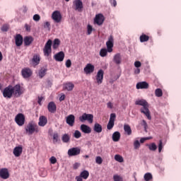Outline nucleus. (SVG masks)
<instances>
[{"label":"nucleus","mask_w":181,"mask_h":181,"mask_svg":"<svg viewBox=\"0 0 181 181\" xmlns=\"http://www.w3.org/2000/svg\"><path fill=\"white\" fill-rule=\"evenodd\" d=\"M136 105H141L142 107L140 109V112L141 114H144L148 119H152V117H151V111H149V104L146 100L141 99L136 100L135 102Z\"/></svg>","instance_id":"f257e3e1"},{"label":"nucleus","mask_w":181,"mask_h":181,"mask_svg":"<svg viewBox=\"0 0 181 181\" xmlns=\"http://www.w3.org/2000/svg\"><path fill=\"white\" fill-rule=\"evenodd\" d=\"M25 129L28 135H33L34 132H39V126L35 122H29Z\"/></svg>","instance_id":"f03ea898"},{"label":"nucleus","mask_w":181,"mask_h":181,"mask_svg":"<svg viewBox=\"0 0 181 181\" xmlns=\"http://www.w3.org/2000/svg\"><path fill=\"white\" fill-rule=\"evenodd\" d=\"M12 90H13V95H14V97H16L17 98L18 97H21V95L23 94V88L21 87L20 84H17L14 86H12Z\"/></svg>","instance_id":"7ed1b4c3"},{"label":"nucleus","mask_w":181,"mask_h":181,"mask_svg":"<svg viewBox=\"0 0 181 181\" xmlns=\"http://www.w3.org/2000/svg\"><path fill=\"white\" fill-rule=\"evenodd\" d=\"M52 40H49L46 42L45 47L43 49L44 56H45L46 57H49L50 54H52Z\"/></svg>","instance_id":"20e7f679"},{"label":"nucleus","mask_w":181,"mask_h":181,"mask_svg":"<svg viewBox=\"0 0 181 181\" xmlns=\"http://www.w3.org/2000/svg\"><path fill=\"white\" fill-rule=\"evenodd\" d=\"M94 119V115L92 114L83 113L81 117H79V121L81 122H84V121H88L89 124H93Z\"/></svg>","instance_id":"39448f33"},{"label":"nucleus","mask_w":181,"mask_h":181,"mask_svg":"<svg viewBox=\"0 0 181 181\" xmlns=\"http://www.w3.org/2000/svg\"><path fill=\"white\" fill-rule=\"evenodd\" d=\"M13 95V90H12V86L9 85L6 87L3 90V96L4 98H12Z\"/></svg>","instance_id":"423d86ee"},{"label":"nucleus","mask_w":181,"mask_h":181,"mask_svg":"<svg viewBox=\"0 0 181 181\" xmlns=\"http://www.w3.org/2000/svg\"><path fill=\"white\" fill-rule=\"evenodd\" d=\"M15 122L18 127L25 125V115L22 113H18L15 117Z\"/></svg>","instance_id":"0eeeda50"},{"label":"nucleus","mask_w":181,"mask_h":181,"mask_svg":"<svg viewBox=\"0 0 181 181\" xmlns=\"http://www.w3.org/2000/svg\"><path fill=\"white\" fill-rule=\"evenodd\" d=\"M104 21H105V18L101 13H99L95 16L94 19V23L98 25V26H101L104 23Z\"/></svg>","instance_id":"6e6552de"},{"label":"nucleus","mask_w":181,"mask_h":181,"mask_svg":"<svg viewBox=\"0 0 181 181\" xmlns=\"http://www.w3.org/2000/svg\"><path fill=\"white\" fill-rule=\"evenodd\" d=\"M106 46L108 53H111L112 52V47H114V37H112V35L109 37L106 42Z\"/></svg>","instance_id":"1a4fd4ad"},{"label":"nucleus","mask_w":181,"mask_h":181,"mask_svg":"<svg viewBox=\"0 0 181 181\" xmlns=\"http://www.w3.org/2000/svg\"><path fill=\"white\" fill-rule=\"evenodd\" d=\"M52 18L56 23H60L62 22V13L59 11H54L52 14Z\"/></svg>","instance_id":"9d476101"},{"label":"nucleus","mask_w":181,"mask_h":181,"mask_svg":"<svg viewBox=\"0 0 181 181\" xmlns=\"http://www.w3.org/2000/svg\"><path fill=\"white\" fill-rule=\"evenodd\" d=\"M81 150L78 147H74L72 148L69 149L68 155L69 156H77V155H80V152Z\"/></svg>","instance_id":"9b49d317"},{"label":"nucleus","mask_w":181,"mask_h":181,"mask_svg":"<svg viewBox=\"0 0 181 181\" xmlns=\"http://www.w3.org/2000/svg\"><path fill=\"white\" fill-rule=\"evenodd\" d=\"M136 88L137 90H146L149 88V83L146 81L139 82L136 85Z\"/></svg>","instance_id":"f8f14e48"},{"label":"nucleus","mask_w":181,"mask_h":181,"mask_svg":"<svg viewBox=\"0 0 181 181\" xmlns=\"http://www.w3.org/2000/svg\"><path fill=\"white\" fill-rule=\"evenodd\" d=\"M66 122L69 127H74V122H76V117L74 115H69L66 117Z\"/></svg>","instance_id":"ddd939ff"},{"label":"nucleus","mask_w":181,"mask_h":181,"mask_svg":"<svg viewBox=\"0 0 181 181\" xmlns=\"http://www.w3.org/2000/svg\"><path fill=\"white\" fill-rule=\"evenodd\" d=\"M103 80H104V71L100 69L96 75V81L98 84H103Z\"/></svg>","instance_id":"4468645a"},{"label":"nucleus","mask_w":181,"mask_h":181,"mask_svg":"<svg viewBox=\"0 0 181 181\" xmlns=\"http://www.w3.org/2000/svg\"><path fill=\"white\" fill-rule=\"evenodd\" d=\"M21 74H22L23 78H29V77H30V76H32L33 72L30 69L24 68L21 71Z\"/></svg>","instance_id":"2eb2a0df"},{"label":"nucleus","mask_w":181,"mask_h":181,"mask_svg":"<svg viewBox=\"0 0 181 181\" xmlns=\"http://www.w3.org/2000/svg\"><path fill=\"white\" fill-rule=\"evenodd\" d=\"M94 65L91 64H87L85 68L83 69V71L86 74H91V73H94Z\"/></svg>","instance_id":"dca6fc26"},{"label":"nucleus","mask_w":181,"mask_h":181,"mask_svg":"<svg viewBox=\"0 0 181 181\" xmlns=\"http://www.w3.org/2000/svg\"><path fill=\"white\" fill-rule=\"evenodd\" d=\"M16 46L21 47L23 44V37L21 34H17L15 37Z\"/></svg>","instance_id":"f3484780"},{"label":"nucleus","mask_w":181,"mask_h":181,"mask_svg":"<svg viewBox=\"0 0 181 181\" xmlns=\"http://www.w3.org/2000/svg\"><path fill=\"white\" fill-rule=\"evenodd\" d=\"M22 152H23V148L22 146H16L14 148L13 153L16 158H19L22 155Z\"/></svg>","instance_id":"a211bd4d"},{"label":"nucleus","mask_w":181,"mask_h":181,"mask_svg":"<svg viewBox=\"0 0 181 181\" xmlns=\"http://www.w3.org/2000/svg\"><path fill=\"white\" fill-rule=\"evenodd\" d=\"M47 108L49 112H51L52 114H54L57 110V107L56 106V103H54V102H50L48 104Z\"/></svg>","instance_id":"6ab92c4d"},{"label":"nucleus","mask_w":181,"mask_h":181,"mask_svg":"<svg viewBox=\"0 0 181 181\" xmlns=\"http://www.w3.org/2000/svg\"><path fill=\"white\" fill-rule=\"evenodd\" d=\"M113 62L117 66H119L121 63H122V57H121V54L117 53L113 57Z\"/></svg>","instance_id":"aec40b11"},{"label":"nucleus","mask_w":181,"mask_h":181,"mask_svg":"<svg viewBox=\"0 0 181 181\" xmlns=\"http://www.w3.org/2000/svg\"><path fill=\"white\" fill-rule=\"evenodd\" d=\"M54 59L56 62H63L64 60V52L63 51L58 52L54 56Z\"/></svg>","instance_id":"412c9836"},{"label":"nucleus","mask_w":181,"mask_h":181,"mask_svg":"<svg viewBox=\"0 0 181 181\" xmlns=\"http://www.w3.org/2000/svg\"><path fill=\"white\" fill-rule=\"evenodd\" d=\"M0 177H1V179H8L9 177V172H8V169L2 168L0 170Z\"/></svg>","instance_id":"4be33fe9"},{"label":"nucleus","mask_w":181,"mask_h":181,"mask_svg":"<svg viewBox=\"0 0 181 181\" xmlns=\"http://www.w3.org/2000/svg\"><path fill=\"white\" fill-rule=\"evenodd\" d=\"M74 5H75L76 11L81 12V9H83V1H81V0H75Z\"/></svg>","instance_id":"5701e85b"},{"label":"nucleus","mask_w":181,"mask_h":181,"mask_svg":"<svg viewBox=\"0 0 181 181\" xmlns=\"http://www.w3.org/2000/svg\"><path fill=\"white\" fill-rule=\"evenodd\" d=\"M80 129L83 134H91V127L86 124H81Z\"/></svg>","instance_id":"b1692460"},{"label":"nucleus","mask_w":181,"mask_h":181,"mask_svg":"<svg viewBox=\"0 0 181 181\" xmlns=\"http://www.w3.org/2000/svg\"><path fill=\"white\" fill-rule=\"evenodd\" d=\"M47 124V118L45 116H40L39 118V127H45Z\"/></svg>","instance_id":"393cba45"},{"label":"nucleus","mask_w":181,"mask_h":181,"mask_svg":"<svg viewBox=\"0 0 181 181\" xmlns=\"http://www.w3.org/2000/svg\"><path fill=\"white\" fill-rule=\"evenodd\" d=\"M33 42V38L32 36H26L24 37V45L30 46Z\"/></svg>","instance_id":"a878e982"},{"label":"nucleus","mask_w":181,"mask_h":181,"mask_svg":"<svg viewBox=\"0 0 181 181\" xmlns=\"http://www.w3.org/2000/svg\"><path fill=\"white\" fill-rule=\"evenodd\" d=\"M93 131L98 134L103 132V126L98 123H95L93 127Z\"/></svg>","instance_id":"bb28decb"},{"label":"nucleus","mask_w":181,"mask_h":181,"mask_svg":"<svg viewBox=\"0 0 181 181\" xmlns=\"http://www.w3.org/2000/svg\"><path fill=\"white\" fill-rule=\"evenodd\" d=\"M112 141L114 142H118L119 139H121V133L119 132H115L112 134Z\"/></svg>","instance_id":"cd10ccee"},{"label":"nucleus","mask_w":181,"mask_h":181,"mask_svg":"<svg viewBox=\"0 0 181 181\" xmlns=\"http://www.w3.org/2000/svg\"><path fill=\"white\" fill-rule=\"evenodd\" d=\"M64 88L67 91H72L73 88H74V84L71 82L66 83L64 85Z\"/></svg>","instance_id":"c85d7f7f"},{"label":"nucleus","mask_w":181,"mask_h":181,"mask_svg":"<svg viewBox=\"0 0 181 181\" xmlns=\"http://www.w3.org/2000/svg\"><path fill=\"white\" fill-rule=\"evenodd\" d=\"M79 176H81L82 179L87 180V179H88V177L90 176V173H88V170H83L80 173Z\"/></svg>","instance_id":"c756f323"},{"label":"nucleus","mask_w":181,"mask_h":181,"mask_svg":"<svg viewBox=\"0 0 181 181\" xmlns=\"http://www.w3.org/2000/svg\"><path fill=\"white\" fill-rule=\"evenodd\" d=\"M62 141L64 144H69L70 142V135L64 134L62 135Z\"/></svg>","instance_id":"7c9ffc66"},{"label":"nucleus","mask_w":181,"mask_h":181,"mask_svg":"<svg viewBox=\"0 0 181 181\" xmlns=\"http://www.w3.org/2000/svg\"><path fill=\"white\" fill-rule=\"evenodd\" d=\"M124 132L127 134V135H131L132 134V130L131 129V127L129 124H124Z\"/></svg>","instance_id":"2f4dec72"},{"label":"nucleus","mask_w":181,"mask_h":181,"mask_svg":"<svg viewBox=\"0 0 181 181\" xmlns=\"http://www.w3.org/2000/svg\"><path fill=\"white\" fill-rule=\"evenodd\" d=\"M33 63L37 66L40 63V57L39 55H34L33 57Z\"/></svg>","instance_id":"473e14b6"},{"label":"nucleus","mask_w":181,"mask_h":181,"mask_svg":"<svg viewBox=\"0 0 181 181\" xmlns=\"http://www.w3.org/2000/svg\"><path fill=\"white\" fill-rule=\"evenodd\" d=\"M46 71H47V69L45 68H42L40 71H39V77L40 78H43V77L45 76H46Z\"/></svg>","instance_id":"72a5a7b5"},{"label":"nucleus","mask_w":181,"mask_h":181,"mask_svg":"<svg viewBox=\"0 0 181 181\" xmlns=\"http://www.w3.org/2000/svg\"><path fill=\"white\" fill-rule=\"evenodd\" d=\"M148 40H149V37L145 34H142L141 36H140V42L141 43H144L145 42H148Z\"/></svg>","instance_id":"f704fd0d"},{"label":"nucleus","mask_w":181,"mask_h":181,"mask_svg":"<svg viewBox=\"0 0 181 181\" xmlns=\"http://www.w3.org/2000/svg\"><path fill=\"white\" fill-rule=\"evenodd\" d=\"M108 54V49H101L100 51V56L101 57H105Z\"/></svg>","instance_id":"c9c22d12"},{"label":"nucleus","mask_w":181,"mask_h":181,"mask_svg":"<svg viewBox=\"0 0 181 181\" xmlns=\"http://www.w3.org/2000/svg\"><path fill=\"white\" fill-rule=\"evenodd\" d=\"M155 95L156 97H162V95H163V92L162 91V89L160 88L156 89Z\"/></svg>","instance_id":"e433bc0d"},{"label":"nucleus","mask_w":181,"mask_h":181,"mask_svg":"<svg viewBox=\"0 0 181 181\" xmlns=\"http://www.w3.org/2000/svg\"><path fill=\"white\" fill-rule=\"evenodd\" d=\"M152 179H153L152 174L147 173L144 175V180L150 181V180H152Z\"/></svg>","instance_id":"4c0bfd02"},{"label":"nucleus","mask_w":181,"mask_h":181,"mask_svg":"<svg viewBox=\"0 0 181 181\" xmlns=\"http://www.w3.org/2000/svg\"><path fill=\"white\" fill-rule=\"evenodd\" d=\"M1 32H8L9 30V24H4L1 28Z\"/></svg>","instance_id":"58836bf2"},{"label":"nucleus","mask_w":181,"mask_h":181,"mask_svg":"<svg viewBox=\"0 0 181 181\" xmlns=\"http://www.w3.org/2000/svg\"><path fill=\"white\" fill-rule=\"evenodd\" d=\"M60 45V40L59 39H55L54 40V44L52 45L53 49H57L59 47V45Z\"/></svg>","instance_id":"ea45409f"},{"label":"nucleus","mask_w":181,"mask_h":181,"mask_svg":"<svg viewBox=\"0 0 181 181\" xmlns=\"http://www.w3.org/2000/svg\"><path fill=\"white\" fill-rule=\"evenodd\" d=\"M113 180L114 181H124V178L119 175H113Z\"/></svg>","instance_id":"a19ab883"},{"label":"nucleus","mask_w":181,"mask_h":181,"mask_svg":"<svg viewBox=\"0 0 181 181\" xmlns=\"http://www.w3.org/2000/svg\"><path fill=\"white\" fill-rule=\"evenodd\" d=\"M115 159L117 160V162H120V163L124 162V158H122V156L118 154L115 156Z\"/></svg>","instance_id":"79ce46f5"},{"label":"nucleus","mask_w":181,"mask_h":181,"mask_svg":"<svg viewBox=\"0 0 181 181\" xmlns=\"http://www.w3.org/2000/svg\"><path fill=\"white\" fill-rule=\"evenodd\" d=\"M74 137L76 138V139L81 138V132H80V131L78 130H76L74 134Z\"/></svg>","instance_id":"37998d69"},{"label":"nucleus","mask_w":181,"mask_h":181,"mask_svg":"<svg viewBox=\"0 0 181 181\" xmlns=\"http://www.w3.org/2000/svg\"><path fill=\"white\" fill-rule=\"evenodd\" d=\"M148 149H150V151H156V149H158V147L156 146V144H155V143H152L151 144L148 145Z\"/></svg>","instance_id":"c03bdc74"},{"label":"nucleus","mask_w":181,"mask_h":181,"mask_svg":"<svg viewBox=\"0 0 181 181\" xmlns=\"http://www.w3.org/2000/svg\"><path fill=\"white\" fill-rule=\"evenodd\" d=\"M93 30H94V29H93V26H91V25H88L87 35H91V33H93Z\"/></svg>","instance_id":"a18cd8bd"},{"label":"nucleus","mask_w":181,"mask_h":181,"mask_svg":"<svg viewBox=\"0 0 181 181\" xmlns=\"http://www.w3.org/2000/svg\"><path fill=\"white\" fill-rule=\"evenodd\" d=\"M114 125H115V122H110L109 120L107 125V128L109 130H111L112 128H114Z\"/></svg>","instance_id":"49530a36"},{"label":"nucleus","mask_w":181,"mask_h":181,"mask_svg":"<svg viewBox=\"0 0 181 181\" xmlns=\"http://www.w3.org/2000/svg\"><path fill=\"white\" fill-rule=\"evenodd\" d=\"M58 141H59V134L54 133V134H53V142H54V144H56Z\"/></svg>","instance_id":"de8ad7c7"},{"label":"nucleus","mask_w":181,"mask_h":181,"mask_svg":"<svg viewBox=\"0 0 181 181\" xmlns=\"http://www.w3.org/2000/svg\"><path fill=\"white\" fill-rule=\"evenodd\" d=\"M115 118H117V115H115V113H111L109 121L111 122H115Z\"/></svg>","instance_id":"09e8293b"},{"label":"nucleus","mask_w":181,"mask_h":181,"mask_svg":"<svg viewBox=\"0 0 181 181\" xmlns=\"http://www.w3.org/2000/svg\"><path fill=\"white\" fill-rule=\"evenodd\" d=\"M162 149H163V143L162 142V140L159 141L158 144V152L160 153L162 152Z\"/></svg>","instance_id":"8fccbe9b"},{"label":"nucleus","mask_w":181,"mask_h":181,"mask_svg":"<svg viewBox=\"0 0 181 181\" xmlns=\"http://www.w3.org/2000/svg\"><path fill=\"white\" fill-rule=\"evenodd\" d=\"M95 162L98 165H101L103 163V158L100 156H97L95 158Z\"/></svg>","instance_id":"3c124183"},{"label":"nucleus","mask_w":181,"mask_h":181,"mask_svg":"<svg viewBox=\"0 0 181 181\" xmlns=\"http://www.w3.org/2000/svg\"><path fill=\"white\" fill-rule=\"evenodd\" d=\"M33 21L39 22L40 21V16L39 14H35L33 17Z\"/></svg>","instance_id":"603ef678"},{"label":"nucleus","mask_w":181,"mask_h":181,"mask_svg":"<svg viewBox=\"0 0 181 181\" xmlns=\"http://www.w3.org/2000/svg\"><path fill=\"white\" fill-rule=\"evenodd\" d=\"M134 149H138L141 146V144L139 143V141L136 140L134 143Z\"/></svg>","instance_id":"864d4df0"},{"label":"nucleus","mask_w":181,"mask_h":181,"mask_svg":"<svg viewBox=\"0 0 181 181\" xmlns=\"http://www.w3.org/2000/svg\"><path fill=\"white\" fill-rule=\"evenodd\" d=\"M49 161L52 165H54V163L57 162V159L56 158V157L52 156L49 158Z\"/></svg>","instance_id":"5fc2aeb1"},{"label":"nucleus","mask_w":181,"mask_h":181,"mask_svg":"<svg viewBox=\"0 0 181 181\" xmlns=\"http://www.w3.org/2000/svg\"><path fill=\"white\" fill-rule=\"evenodd\" d=\"M65 66L67 67V69H70V67H71V60L67 59L65 63Z\"/></svg>","instance_id":"6e6d98bb"},{"label":"nucleus","mask_w":181,"mask_h":181,"mask_svg":"<svg viewBox=\"0 0 181 181\" xmlns=\"http://www.w3.org/2000/svg\"><path fill=\"white\" fill-rule=\"evenodd\" d=\"M134 66L135 67H136L137 69H139V67H141V66H142V64L141 63V62L139 61H136L134 62Z\"/></svg>","instance_id":"4d7b16f0"},{"label":"nucleus","mask_w":181,"mask_h":181,"mask_svg":"<svg viewBox=\"0 0 181 181\" xmlns=\"http://www.w3.org/2000/svg\"><path fill=\"white\" fill-rule=\"evenodd\" d=\"M78 168H80V163H76L74 164V165H73L74 169H75V170L78 169Z\"/></svg>","instance_id":"13d9d810"},{"label":"nucleus","mask_w":181,"mask_h":181,"mask_svg":"<svg viewBox=\"0 0 181 181\" xmlns=\"http://www.w3.org/2000/svg\"><path fill=\"white\" fill-rule=\"evenodd\" d=\"M25 28L27 32H30V25H29V24H25Z\"/></svg>","instance_id":"bf43d9fd"},{"label":"nucleus","mask_w":181,"mask_h":181,"mask_svg":"<svg viewBox=\"0 0 181 181\" xmlns=\"http://www.w3.org/2000/svg\"><path fill=\"white\" fill-rule=\"evenodd\" d=\"M110 4L112 6H117V1L116 0H110Z\"/></svg>","instance_id":"052dcab7"},{"label":"nucleus","mask_w":181,"mask_h":181,"mask_svg":"<svg viewBox=\"0 0 181 181\" xmlns=\"http://www.w3.org/2000/svg\"><path fill=\"white\" fill-rule=\"evenodd\" d=\"M107 108H110V110H112V107H113L112 103L109 102L107 103Z\"/></svg>","instance_id":"680f3d73"},{"label":"nucleus","mask_w":181,"mask_h":181,"mask_svg":"<svg viewBox=\"0 0 181 181\" xmlns=\"http://www.w3.org/2000/svg\"><path fill=\"white\" fill-rule=\"evenodd\" d=\"M139 73H141V69L139 68L134 69V74H139Z\"/></svg>","instance_id":"e2e57ef3"},{"label":"nucleus","mask_w":181,"mask_h":181,"mask_svg":"<svg viewBox=\"0 0 181 181\" xmlns=\"http://www.w3.org/2000/svg\"><path fill=\"white\" fill-rule=\"evenodd\" d=\"M64 100H66V95H61V97L59 98V101H64Z\"/></svg>","instance_id":"0e129e2a"},{"label":"nucleus","mask_w":181,"mask_h":181,"mask_svg":"<svg viewBox=\"0 0 181 181\" xmlns=\"http://www.w3.org/2000/svg\"><path fill=\"white\" fill-rule=\"evenodd\" d=\"M75 179L76 181H83V178L81 177V175L76 176Z\"/></svg>","instance_id":"69168bd1"},{"label":"nucleus","mask_w":181,"mask_h":181,"mask_svg":"<svg viewBox=\"0 0 181 181\" xmlns=\"http://www.w3.org/2000/svg\"><path fill=\"white\" fill-rule=\"evenodd\" d=\"M44 28H50V23L49 22H45V25H44Z\"/></svg>","instance_id":"338daca9"},{"label":"nucleus","mask_w":181,"mask_h":181,"mask_svg":"<svg viewBox=\"0 0 181 181\" xmlns=\"http://www.w3.org/2000/svg\"><path fill=\"white\" fill-rule=\"evenodd\" d=\"M142 122L144 128L146 129V127H148V124L146 123V121L142 120Z\"/></svg>","instance_id":"774afa93"}]
</instances>
